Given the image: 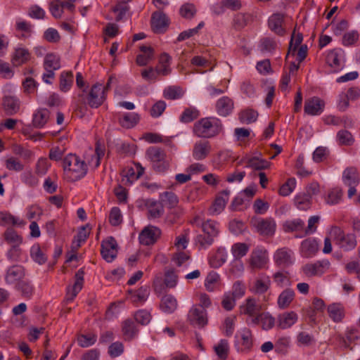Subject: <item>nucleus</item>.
<instances>
[{
	"mask_svg": "<svg viewBox=\"0 0 360 360\" xmlns=\"http://www.w3.org/2000/svg\"><path fill=\"white\" fill-rule=\"evenodd\" d=\"M63 167L66 177L72 181L83 178L88 171L85 162L72 153L64 158Z\"/></svg>",
	"mask_w": 360,
	"mask_h": 360,
	"instance_id": "obj_1",
	"label": "nucleus"
},
{
	"mask_svg": "<svg viewBox=\"0 0 360 360\" xmlns=\"http://www.w3.org/2000/svg\"><path fill=\"white\" fill-rule=\"evenodd\" d=\"M193 131L198 137L210 139L222 132L223 125L218 118L204 117L194 124Z\"/></svg>",
	"mask_w": 360,
	"mask_h": 360,
	"instance_id": "obj_2",
	"label": "nucleus"
},
{
	"mask_svg": "<svg viewBox=\"0 0 360 360\" xmlns=\"http://www.w3.org/2000/svg\"><path fill=\"white\" fill-rule=\"evenodd\" d=\"M146 157L155 172L164 173L170 167L172 158L167 155L165 149L160 147H149L146 151Z\"/></svg>",
	"mask_w": 360,
	"mask_h": 360,
	"instance_id": "obj_3",
	"label": "nucleus"
},
{
	"mask_svg": "<svg viewBox=\"0 0 360 360\" xmlns=\"http://www.w3.org/2000/svg\"><path fill=\"white\" fill-rule=\"evenodd\" d=\"M201 229L203 234H199L196 236V243L202 248L212 245L214 238L219 233L218 223L212 219H207L201 223Z\"/></svg>",
	"mask_w": 360,
	"mask_h": 360,
	"instance_id": "obj_4",
	"label": "nucleus"
},
{
	"mask_svg": "<svg viewBox=\"0 0 360 360\" xmlns=\"http://www.w3.org/2000/svg\"><path fill=\"white\" fill-rule=\"evenodd\" d=\"M329 233L334 243L345 251L353 250L356 246V236L352 233H345L338 226H333Z\"/></svg>",
	"mask_w": 360,
	"mask_h": 360,
	"instance_id": "obj_5",
	"label": "nucleus"
},
{
	"mask_svg": "<svg viewBox=\"0 0 360 360\" xmlns=\"http://www.w3.org/2000/svg\"><path fill=\"white\" fill-rule=\"evenodd\" d=\"M251 225L260 235L271 236L275 233L276 224L272 218L252 217L250 221Z\"/></svg>",
	"mask_w": 360,
	"mask_h": 360,
	"instance_id": "obj_6",
	"label": "nucleus"
},
{
	"mask_svg": "<svg viewBox=\"0 0 360 360\" xmlns=\"http://www.w3.org/2000/svg\"><path fill=\"white\" fill-rule=\"evenodd\" d=\"M342 181L345 185L349 187L348 198H351L356 193V186L360 182V177L358 169L355 167H347L342 173Z\"/></svg>",
	"mask_w": 360,
	"mask_h": 360,
	"instance_id": "obj_7",
	"label": "nucleus"
},
{
	"mask_svg": "<svg viewBox=\"0 0 360 360\" xmlns=\"http://www.w3.org/2000/svg\"><path fill=\"white\" fill-rule=\"evenodd\" d=\"M330 267V263L327 259L316 261L314 263H308L302 266L304 275L309 277L321 276L326 273Z\"/></svg>",
	"mask_w": 360,
	"mask_h": 360,
	"instance_id": "obj_8",
	"label": "nucleus"
},
{
	"mask_svg": "<svg viewBox=\"0 0 360 360\" xmlns=\"http://www.w3.org/2000/svg\"><path fill=\"white\" fill-rule=\"evenodd\" d=\"M106 99L105 89L101 84H94L87 95V103L91 108H97L101 106Z\"/></svg>",
	"mask_w": 360,
	"mask_h": 360,
	"instance_id": "obj_9",
	"label": "nucleus"
},
{
	"mask_svg": "<svg viewBox=\"0 0 360 360\" xmlns=\"http://www.w3.org/2000/svg\"><path fill=\"white\" fill-rule=\"evenodd\" d=\"M187 319L191 325L204 328L207 324V311L197 305L193 306L188 313Z\"/></svg>",
	"mask_w": 360,
	"mask_h": 360,
	"instance_id": "obj_10",
	"label": "nucleus"
},
{
	"mask_svg": "<svg viewBox=\"0 0 360 360\" xmlns=\"http://www.w3.org/2000/svg\"><path fill=\"white\" fill-rule=\"evenodd\" d=\"M267 262V251L265 249L257 247L252 251L249 259V264L252 269H263Z\"/></svg>",
	"mask_w": 360,
	"mask_h": 360,
	"instance_id": "obj_11",
	"label": "nucleus"
},
{
	"mask_svg": "<svg viewBox=\"0 0 360 360\" xmlns=\"http://www.w3.org/2000/svg\"><path fill=\"white\" fill-rule=\"evenodd\" d=\"M161 234V231L156 226H148L139 234V241L143 245L154 244Z\"/></svg>",
	"mask_w": 360,
	"mask_h": 360,
	"instance_id": "obj_12",
	"label": "nucleus"
},
{
	"mask_svg": "<svg viewBox=\"0 0 360 360\" xmlns=\"http://www.w3.org/2000/svg\"><path fill=\"white\" fill-rule=\"evenodd\" d=\"M325 107V102L317 96L308 98L304 102V112L309 115H321Z\"/></svg>",
	"mask_w": 360,
	"mask_h": 360,
	"instance_id": "obj_13",
	"label": "nucleus"
},
{
	"mask_svg": "<svg viewBox=\"0 0 360 360\" xmlns=\"http://www.w3.org/2000/svg\"><path fill=\"white\" fill-rule=\"evenodd\" d=\"M117 246L116 240L112 237L102 242L101 252L106 262H111L115 259L117 252Z\"/></svg>",
	"mask_w": 360,
	"mask_h": 360,
	"instance_id": "obj_14",
	"label": "nucleus"
},
{
	"mask_svg": "<svg viewBox=\"0 0 360 360\" xmlns=\"http://www.w3.org/2000/svg\"><path fill=\"white\" fill-rule=\"evenodd\" d=\"M144 205L147 210V217L149 219L160 218L164 214V206L160 201L147 199L144 202Z\"/></svg>",
	"mask_w": 360,
	"mask_h": 360,
	"instance_id": "obj_15",
	"label": "nucleus"
},
{
	"mask_svg": "<svg viewBox=\"0 0 360 360\" xmlns=\"http://www.w3.org/2000/svg\"><path fill=\"white\" fill-rule=\"evenodd\" d=\"M238 352L247 353L252 347V334L250 329L245 328L240 333V339L236 342Z\"/></svg>",
	"mask_w": 360,
	"mask_h": 360,
	"instance_id": "obj_16",
	"label": "nucleus"
},
{
	"mask_svg": "<svg viewBox=\"0 0 360 360\" xmlns=\"http://www.w3.org/2000/svg\"><path fill=\"white\" fill-rule=\"evenodd\" d=\"M338 337L342 347L352 349L351 345L356 344V342L360 340V330L354 327L347 328L345 335Z\"/></svg>",
	"mask_w": 360,
	"mask_h": 360,
	"instance_id": "obj_17",
	"label": "nucleus"
},
{
	"mask_svg": "<svg viewBox=\"0 0 360 360\" xmlns=\"http://www.w3.org/2000/svg\"><path fill=\"white\" fill-rule=\"evenodd\" d=\"M229 191L224 190L216 197L214 202L209 208V213L211 215H217L224 210L229 200Z\"/></svg>",
	"mask_w": 360,
	"mask_h": 360,
	"instance_id": "obj_18",
	"label": "nucleus"
},
{
	"mask_svg": "<svg viewBox=\"0 0 360 360\" xmlns=\"http://www.w3.org/2000/svg\"><path fill=\"white\" fill-rule=\"evenodd\" d=\"M2 106L5 113L11 116L19 112L20 101L15 96H5L2 100Z\"/></svg>",
	"mask_w": 360,
	"mask_h": 360,
	"instance_id": "obj_19",
	"label": "nucleus"
},
{
	"mask_svg": "<svg viewBox=\"0 0 360 360\" xmlns=\"http://www.w3.org/2000/svg\"><path fill=\"white\" fill-rule=\"evenodd\" d=\"M274 261L279 266H289L293 262L292 250L287 248L278 249L274 255Z\"/></svg>",
	"mask_w": 360,
	"mask_h": 360,
	"instance_id": "obj_20",
	"label": "nucleus"
},
{
	"mask_svg": "<svg viewBox=\"0 0 360 360\" xmlns=\"http://www.w3.org/2000/svg\"><path fill=\"white\" fill-rule=\"evenodd\" d=\"M211 145L207 141L200 140L197 141L193 148V157L196 160L205 159L211 152Z\"/></svg>",
	"mask_w": 360,
	"mask_h": 360,
	"instance_id": "obj_21",
	"label": "nucleus"
},
{
	"mask_svg": "<svg viewBox=\"0 0 360 360\" xmlns=\"http://www.w3.org/2000/svg\"><path fill=\"white\" fill-rule=\"evenodd\" d=\"M271 286L270 278L262 274L257 277L253 282L252 285L250 288V290L255 294L262 295L269 290Z\"/></svg>",
	"mask_w": 360,
	"mask_h": 360,
	"instance_id": "obj_22",
	"label": "nucleus"
},
{
	"mask_svg": "<svg viewBox=\"0 0 360 360\" xmlns=\"http://www.w3.org/2000/svg\"><path fill=\"white\" fill-rule=\"evenodd\" d=\"M284 17L282 13H274L268 21L269 29L279 36H283L285 33V30L283 27Z\"/></svg>",
	"mask_w": 360,
	"mask_h": 360,
	"instance_id": "obj_23",
	"label": "nucleus"
},
{
	"mask_svg": "<svg viewBox=\"0 0 360 360\" xmlns=\"http://www.w3.org/2000/svg\"><path fill=\"white\" fill-rule=\"evenodd\" d=\"M319 250L317 241L312 238L304 240L300 246V252L302 257L306 258L312 257Z\"/></svg>",
	"mask_w": 360,
	"mask_h": 360,
	"instance_id": "obj_24",
	"label": "nucleus"
},
{
	"mask_svg": "<svg viewBox=\"0 0 360 360\" xmlns=\"http://www.w3.org/2000/svg\"><path fill=\"white\" fill-rule=\"evenodd\" d=\"M25 276V269L22 266L13 265L9 267L6 271L5 280L6 283L13 284L21 281Z\"/></svg>",
	"mask_w": 360,
	"mask_h": 360,
	"instance_id": "obj_25",
	"label": "nucleus"
},
{
	"mask_svg": "<svg viewBox=\"0 0 360 360\" xmlns=\"http://www.w3.org/2000/svg\"><path fill=\"white\" fill-rule=\"evenodd\" d=\"M298 319L295 311H287L281 314L277 317V326L281 329H287L294 325Z\"/></svg>",
	"mask_w": 360,
	"mask_h": 360,
	"instance_id": "obj_26",
	"label": "nucleus"
},
{
	"mask_svg": "<svg viewBox=\"0 0 360 360\" xmlns=\"http://www.w3.org/2000/svg\"><path fill=\"white\" fill-rule=\"evenodd\" d=\"M241 314L247 316H253L261 312L262 307L255 298L250 297L245 300L243 304L240 307Z\"/></svg>",
	"mask_w": 360,
	"mask_h": 360,
	"instance_id": "obj_27",
	"label": "nucleus"
},
{
	"mask_svg": "<svg viewBox=\"0 0 360 360\" xmlns=\"http://www.w3.org/2000/svg\"><path fill=\"white\" fill-rule=\"evenodd\" d=\"M84 271L80 269L75 274V282L71 288L68 289L67 300L72 301L79 292L82 290L84 282Z\"/></svg>",
	"mask_w": 360,
	"mask_h": 360,
	"instance_id": "obj_28",
	"label": "nucleus"
},
{
	"mask_svg": "<svg viewBox=\"0 0 360 360\" xmlns=\"http://www.w3.org/2000/svg\"><path fill=\"white\" fill-rule=\"evenodd\" d=\"M233 106V101L228 96L221 97L216 103L217 112L223 117L229 115L232 112Z\"/></svg>",
	"mask_w": 360,
	"mask_h": 360,
	"instance_id": "obj_29",
	"label": "nucleus"
},
{
	"mask_svg": "<svg viewBox=\"0 0 360 360\" xmlns=\"http://www.w3.org/2000/svg\"><path fill=\"white\" fill-rule=\"evenodd\" d=\"M167 25V18L164 13L162 12H155L153 13L151 26L155 32H162Z\"/></svg>",
	"mask_w": 360,
	"mask_h": 360,
	"instance_id": "obj_30",
	"label": "nucleus"
},
{
	"mask_svg": "<svg viewBox=\"0 0 360 360\" xmlns=\"http://www.w3.org/2000/svg\"><path fill=\"white\" fill-rule=\"evenodd\" d=\"M329 317L336 323L341 322L345 317V308L340 303H333L328 306Z\"/></svg>",
	"mask_w": 360,
	"mask_h": 360,
	"instance_id": "obj_31",
	"label": "nucleus"
},
{
	"mask_svg": "<svg viewBox=\"0 0 360 360\" xmlns=\"http://www.w3.org/2000/svg\"><path fill=\"white\" fill-rule=\"evenodd\" d=\"M140 51L142 53L136 57V63L139 66L146 65L154 58V49L151 46H141Z\"/></svg>",
	"mask_w": 360,
	"mask_h": 360,
	"instance_id": "obj_32",
	"label": "nucleus"
},
{
	"mask_svg": "<svg viewBox=\"0 0 360 360\" xmlns=\"http://www.w3.org/2000/svg\"><path fill=\"white\" fill-rule=\"evenodd\" d=\"M304 222L301 219L287 220L283 224V229L285 233L297 232L303 234Z\"/></svg>",
	"mask_w": 360,
	"mask_h": 360,
	"instance_id": "obj_33",
	"label": "nucleus"
},
{
	"mask_svg": "<svg viewBox=\"0 0 360 360\" xmlns=\"http://www.w3.org/2000/svg\"><path fill=\"white\" fill-rule=\"evenodd\" d=\"M160 307L165 313L171 314L177 308V301L172 295H166L161 299Z\"/></svg>",
	"mask_w": 360,
	"mask_h": 360,
	"instance_id": "obj_34",
	"label": "nucleus"
},
{
	"mask_svg": "<svg viewBox=\"0 0 360 360\" xmlns=\"http://www.w3.org/2000/svg\"><path fill=\"white\" fill-rule=\"evenodd\" d=\"M294 297L295 292L292 289L287 288L284 290L278 297V307L282 309L288 308L294 300Z\"/></svg>",
	"mask_w": 360,
	"mask_h": 360,
	"instance_id": "obj_35",
	"label": "nucleus"
},
{
	"mask_svg": "<svg viewBox=\"0 0 360 360\" xmlns=\"http://www.w3.org/2000/svg\"><path fill=\"white\" fill-rule=\"evenodd\" d=\"M50 112L46 108H41L34 114L32 124L37 128L43 127L49 119Z\"/></svg>",
	"mask_w": 360,
	"mask_h": 360,
	"instance_id": "obj_36",
	"label": "nucleus"
},
{
	"mask_svg": "<svg viewBox=\"0 0 360 360\" xmlns=\"http://www.w3.org/2000/svg\"><path fill=\"white\" fill-rule=\"evenodd\" d=\"M128 292L131 295L129 299L132 302H144L149 295V287L148 285L141 286L136 291L129 290Z\"/></svg>",
	"mask_w": 360,
	"mask_h": 360,
	"instance_id": "obj_37",
	"label": "nucleus"
},
{
	"mask_svg": "<svg viewBox=\"0 0 360 360\" xmlns=\"http://www.w3.org/2000/svg\"><path fill=\"white\" fill-rule=\"evenodd\" d=\"M11 150L15 155L20 157L25 162L30 161L34 157L33 151L18 143H13Z\"/></svg>",
	"mask_w": 360,
	"mask_h": 360,
	"instance_id": "obj_38",
	"label": "nucleus"
},
{
	"mask_svg": "<svg viewBox=\"0 0 360 360\" xmlns=\"http://www.w3.org/2000/svg\"><path fill=\"white\" fill-rule=\"evenodd\" d=\"M0 224L2 226L13 225L23 226L25 222L9 212H0Z\"/></svg>",
	"mask_w": 360,
	"mask_h": 360,
	"instance_id": "obj_39",
	"label": "nucleus"
},
{
	"mask_svg": "<svg viewBox=\"0 0 360 360\" xmlns=\"http://www.w3.org/2000/svg\"><path fill=\"white\" fill-rule=\"evenodd\" d=\"M30 58V53L28 50L23 48H18L15 50L12 58V63L15 66H20L26 62H27Z\"/></svg>",
	"mask_w": 360,
	"mask_h": 360,
	"instance_id": "obj_40",
	"label": "nucleus"
},
{
	"mask_svg": "<svg viewBox=\"0 0 360 360\" xmlns=\"http://www.w3.org/2000/svg\"><path fill=\"white\" fill-rule=\"evenodd\" d=\"M122 331L124 340L129 341L131 340L138 333L134 322L130 319H127L123 321L122 325Z\"/></svg>",
	"mask_w": 360,
	"mask_h": 360,
	"instance_id": "obj_41",
	"label": "nucleus"
},
{
	"mask_svg": "<svg viewBox=\"0 0 360 360\" xmlns=\"http://www.w3.org/2000/svg\"><path fill=\"white\" fill-rule=\"evenodd\" d=\"M160 201L163 206L166 205L168 208L172 209L177 206L179 198L172 191H165L160 194Z\"/></svg>",
	"mask_w": 360,
	"mask_h": 360,
	"instance_id": "obj_42",
	"label": "nucleus"
},
{
	"mask_svg": "<svg viewBox=\"0 0 360 360\" xmlns=\"http://www.w3.org/2000/svg\"><path fill=\"white\" fill-rule=\"evenodd\" d=\"M44 70H57L60 68V57L54 53H48L46 55L44 60Z\"/></svg>",
	"mask_w": 360,
	"mask_h": 360,
	"instance_id": "obj_43",
	"label": "nucleus"
},
{
	"mask_svg": "<svg viewBox=\"0 0 360 360\" xmlns=\"http://www.w3.org/2000/svg\"><path fill=\"white\" fill-rule=\"evenodd\" d=\"M90 230L91 229L89 226V224L82 226L79 229L72 243V247L73 249L77 250L80 248L81 243L84 242L88 238L90 233Z\"/></svg>",
	"mask_w": 360,
	"mask_h": 360,
	"instance_id": "obj_44",
	"label": "nucleus"
},
{
	"mask_svg": "<svg viewBox=\"0 0 360 360\" xmlns=\"http://www.w3.org/2000/svg\"><path fill=\"white\" fill-rule=\"evenodd\" d=\"M342 196L343 191L336 187L328 191L325 200L327 204L333 205L339 203L342 200Z\"/></svg>",
	"mask_w": 360,
	"mask_h": 360,
	"instance_id": "obj_45",
	"label": "nucleus"
},
{
	"mask_svg": "<svg viewBox=\"0 0 360 360\" xmlns=\"http://www.w3.org/2000/svg\"><path fill=\"white\" fill-rule=\"evenodd\" d=\"M140 117L138 113L129 112L123 115L122 118L119 120V122L123 127L127 129L134 127L139 121Z\"/></svg>",
	"mask_w": 360,
	"mask_h": 360,
	"instance_id": "obj_46",
	"label": "nucleus"
},
{
	"mask_svg": "<svg viewBox=\"0 0 360 360\" xmlns=\"http://www.w3.org/2000/svg\"><path fill=\"white\" fill-rule=\"evenodd\" d=\"M32 25L24 20H18L15 23V30L21 33L22 38H28L32 34Z\"/></svg>",
	"mask_w": 360,
	"mask_h": 360,
	"instance_id": "obj_47",
	"label": "nucleus"
},
{
	"mask_svg": "<svg viewBox=\"0 0 360 360\" xmlns=\"http://www.w3.org/2000/svg\"><path fill=\"white\" fill-rule=\"evenodd\" d=\"M271 165V162L264 160L259 159L257 157H253L248 160L247 167H251L256 170H262L268 169Z\"/></svg>",
	"mask_w": 360,
	"mask_h": 360,
	"instance_id": "obj_48",
	"label": "nucleus"
},
{
	"mask_svg": "<svg viewBox=\"0 0 360 360\" xmlns=\"http://www.w3.org/2000/svg\"><path fill=\"white\" fill-rule=\"evenodd\" d=\"M214 352L221 360L227 359L229 353V346L226 340H221L214 347Z\"/></svg>",
	"mask_w": 360,
	"mask_h": 360,
	"instance_id": "obj_49",
	"label": "nucleus"
},
{
	"mask_svg": "<svg viewBox=\"0 0 360 360\" xmlns=\"http://www.w3.org/2000/svg\"><path fill=\"white\" fill-rule=\"evenodd\" d=\"M5 166L8 170L21 172L24 169L23 163L16 157L11 156L5 160Z\"/></svg>",
	"mask_w": 360,
	"mask_h": 360,
	"instance_id": "obj_50",
	"label": "nucleus"
},
{
	"mask_svg": "<svg viewBox=\"0 0 360 360\" xmlns=\"http://www.w3.org/2000/svg\"><path fill=\"white\" fill-rule=\"evenodd\" d=\"M73 83V74L72 72H62L60 76V89L63 91H68Z\"/></svg>",
	"mask_w": 360,
	"mask_h": 360,
	"instance_id": "obj_51",
	"label": "nucleus"
},
{
	"mask_svg": "<svg viewBox=\"0 0 360 360\" xmlns=\"http://www.w3.org/2000/svg\"><path fill=\"white\" fill-rule=\"evenodd\" d=\"M258 117V112L252 109H246L239 114V120L242 123L251 124L255 122Z\"/></svg>",
	"mask_w": 360,
	"mask_h": 360,
	"instance_id": "obj_52",
	"label": "nucleus"
},
{
	"mask_svg": "<svg viewBox=\"0 0 360 360\" xmlns=\"http://www.w3.org/2000/svg\"><path fill=\"white\" fill-rule=\"evenodd\" d=\"M219 276L216 272H210L205 282L207 290L212 292L219 286Z\"/></svg>",
	"mask_w": 360,
	"mask_h": 360,
	"instance_id": "obj_53",
	"label": "nucleus"
},
{
	"mask_svg": "<svg viewBox=\"0 0 360 360\" xmlns=\"http://www.w3.org/2000/svg\"><path fill=\"white\" fill-rule=\"evenodd\" d=\"M259 318L261 320L260 325L263 330H269L275 326L276 319L269 312H261Z\"/></svg>",
	"mask_w": 360,
	"mask_h": 360,
	"instance_id": "obj_54",
	"label": "nucleus"
},
{
	"mask_svg": "<svg viewBox=\"0 0 360 360\" xmlns=\"http://www.w3.org/2000/svg\"><path fill=\"white\" fill-rule=\"evenodd\" d=\"M5 240L11 245H20L22 243V238L13 229H8L4 234Z\"/></svg>",
	"mask_w": 360,
	"mask_h": 360,
	"instance_id": "obj_55",
	"label": "nucleus"
},
{
	"mask_svg": "<svg viewBox=\"0 0 360 360\" xmlns=\"http://www.w3.org/2000/svg\"><path fill=\"white\" fill-rule=\"evenodd\" d=\"M200 115V112L195 108L190 107L186 108L180 117L182 122L188 123L197 119Z\"/></svg>",
	"mask_w": 360,
	"mask_h": 360,
	"instance_id": "obj_56",
	"label": "nucleus"
},
{
	"mask_svg": "<svg viewBox=\"0 0 360 360\" xmlns=\"http://www.w3.org/2000/svg\"><path fill=\"white\" fill-rule=\"evenodd\" d=\"M295 204L300 210H307L311 206V198L309 195L302 193L295 198Z\"/></svg>",
	"mask_w": 360,
	"mask_h": 360,
	"instance_id": "obj_57",
	"label": "nucleus"
},
{
	"mask_svg": "<svg viewBox=\"0 0 360 360\" xmlns=\"http://www.w3.org/2000/svg\"><path fill=\"white\" fill-rule=\"evenodd\" d=\"M135 165L137 169L136 173H135L134 169L132 167L129 168L126 172L125 177L127 179V181L130 184H132L134 180L139 179L144 172V168L141 167L140 163H136Z\"/></svg>",
	"mask_w": 360,
	"mask_h": 360,
	"instance_id": "obj_58",
	"label": "nucleus"
},
{
	"mask_svg": "<svg viewBox=\"0 0 360 360\" xmlns=\"http://www.w3.org/2000/svg\"><path fill=\"white\" fill-rule=\"evenodd\" d=\"M16 288L21 292L22 296L27 298L32 297L34 290L33 285L30 282L25 281H19L16 285Z\"/></svg>",
	"mask_w": 360,
	"mask_h": 360,
	"instance_id": "obj_59",
	"label": "nucleus"
},
{
	"mask_svg": "<svg viewBox=\"0 0 360 360\" xmlns=\"http://www.w3.org/2000/svg\"><path fill=\"white\" fill-rule=\"evenodd\" d=\"M319 217L318 216H313L309 219L308 225L305 228L304 226L303 234L297 235L296 237L302 238L307 235L314 233L316 230V224L319 223Z\"/></svg>",
	"mask_w": 360,
	"mask_h": 360,
	"instance_id": "obj_60",
	"label": "nucleus"
},
{
	"mask_svg": "<svg viewBox=\"0 0 360 360\" xmlns=\"http://www.w3.org/2000/svg\"><path fill=\"white\" fill-rule=\"evenodd\" d=\"M231 250L234 257L240 259L248 253L249 245L244 243H237L232 246Z\"/></svg>",
	"mask_w": 360,
	"mask_h": 360,
	"instance_id": "obj_61",
	"label": "nucleus"
},
{
	"mask_svg": "<svg viewBox=\"0 0 360 360\" xmlns=\"http://www.w3.org/2000/svg\"><path fill=\"white\" fill-rule=\"evenodd\" d=\"M163 95L167 99L174 100L183 96V91L179 86H169L164 90Z\"/></svg>",
	"mask_w": 360,
	"mask_h": 360,
	"instance_id": "obj_62",
	"label": "nucleus"
},
{
	"mask_svg": "<svg viewBox=\"0 0 360 360\" xmlns=\"http://www.w3.org/2000/svg\"><path fill=\"white\" fill-rule=\"evenodd\" d=\"M49 10L54 18H60L63 13V1L60 0H53L49 4Z\"/></svg>",
	"mask_w": 360,
	"mask_h": 360,
	"instance_id": "obj_63",
	"label": "nucleus"
},
{
	"mask_svg": "<svg viewBox=\"0 0 360 360\" xmlns=\"http://www.w3.org/2000/svg\"><path fill=\"white\" fill-rule=\"evenodd\" d=\"M289 273L278 271L273 275L274 281L280 287L290 285Z\"/></svg>",
	"mask_w": 360,
	"mask_h": 360,
	"instance_id": "obj_64",
	"label": "nucleus"
}]
</instances>
